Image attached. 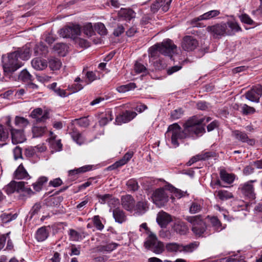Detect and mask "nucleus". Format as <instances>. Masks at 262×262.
<instances>
[{
  "mask_svg": "<svg viewBox=\"0 0 262 262\" xmlns=\"http://www.w3.org/2000/svg\"><path fill=\"white\" fill-rule=\"evenodd\" d=\"M210 120V117L199 118L194 116L184 124L183 130L178 123H173L168 126L165 137L171 141L175 147H178L179 145L178 140L193 137L194 135L198 136L205 133L204 125Z\"/></svg>",
  "mask_w": 262,
  "mask_h": 262,
  "instance_id": "1",
  "label": "nucleus"
},
{
  "mask_svg": "<svg viewBox=\"0 0 262 262\" xmlns=\"http://www.w3.org/2000/svg\"><path fill=\"white\" fill-rule=\"evenodd\" d=\"M177 48L172 41L169 39L164 40L161 44H156L151 47L149 50V57L156 58L160 53L164 55L171 56L174 50Z\"/></svg>",
  "mask_w": 262,
  "mask_h": 262,
  "instance_id": "2",
  "label": "nucleus"
},
{
  "mask_svg": "<svg viewBox=\"0 0 262 262\" xmlns=\"http://www.w3.org/2000/svg\"><path fill=\"white\" fill-rule=\"evenodd\" d=\"M18 54L17 52H13L7 55H3L2 64L4 72L12 73L23 65L22 62L18 59Z\"/></svg>",
  "mask_w": 262,
  "mask_h": 262,
  "instance_id": "3",
  "label": "nucleus"
},
{
  "mask_svg": "<svg viewBox=\"0 0 262 262\" xmlns=\"http://www.w3.org/2000/svg\"><path fill=\"white\" fill-rule=\"evenodd\" d=\"M184 219L192 226V231L198 236H201L206 230V225L201 215L186 216Z\"/></svg>",
  "mask_w": 262,
  "mask_h": 262,
  "instance_id": "4",
  "label": "nucleus"
},
{
  "mask_svg": "<svg viewBox=\"0 0 262 262\" xmlns=\"http://www.w3.org/2000/svg\"><path fill=\"white\" fill-rule=\"evenodd\" d=\"M146 248H150L156 254L162 253L164 250L163 243L158 241L156 235L154 233H150L144 243Z\"/></svg>",
  "mask_w": 262,
  "mask_h": 262,
  "instance_id": "5",
  "label": "nucleus"
},
{
  "mask_svg": "<svg viewBox=\"0 0 262 262\" xmlns=\"http://www.w3.org/2000/svg\"><path fill=\"white\" fill-rule=\"evenodd\" d=\"M169 195L163 188L156 189L151 196L152 201L158 207L164 206L168 201Z\"/></svg>",
  "mask_w": 262,
  "mask_h": 262,
  "instance_id": "6",
  "label": "nucleus"
},
{
  "mask_svg": "<svg viewBox=\"0 0 262 262\" xmlns=\"http://www.w3.org/2000/svg\"><path fill=\"white\" fill-rule=\"evenodd\" d=\"M206 30L214 37L232 35V32L227 30V25L226 23L217 24L213 26H208Z\"/></svg>",
  "mask_w": 262,
  "mask_h": 262,
  "instance_id": "7",
  "label": "nucleus"
},
{
  "mask_svg": "<svg viewBox=\"0 0 262 262\" xmlns=\"http://www.w3.org/2000/svg\"><path fill=\"white\" fill-rule=\"evenodd\" d=\"M80 27L79 25H72L65 27L59 31V35L63 38H72L80 35Z\"/></svg>",
  "mask_w": 262,
  "mask_h": 262,
  "instance_id": "8",
  "label": "nucleus"
},
{
  "mask_svg": "<svg viewBox=\"0 0 262 262\" xmlns=\"http://www.w3.org/2000/svg\"><path fill=\"white\" fill-rule=\"evenodd\" d=\"M136 13L131 9L121 8L118 12L117 16L112 17L113 20L114 21V24L117 22H120L123 20H130L135 17Z\"/></svg>",
  "mask_w": 262,
  "mask_h": 262,
  "instance_id": "9",
  "label": "nucleus"
},
{
  "mask_svg": "<svg viewBox=\"0 0 262 262\" xmlns=\"http://www.w3.org/2000/svg\"><path fill=\"white\" fill-rule=\"evenodd\" d=\"M245 97L250 101L258 103L262 96V86L257 85L253 86L245 94Z\"/></svg>",
  "mask_w": 262,
  "mask_h": 262,
  "instance_id": "10",
  "label": "nucleus"
},
{
  "mask_svg": "<svg viewBox=\"0 0 262 262\" xmlns=\"http://www.w3.org/2000/svg\"><path fill=\"white\" fill-rule=\"evenodd\" d=\"M198 46V41L192 36H186L184 37L181 43L182 49L187 52L193 51Z\"/></svg>",
  "mask_w": 262,
  "mask_h": 262,
  "instance_id": "11",
  "label": "nucleus"
},
{
  "mask_svg": "<svg viewBox=\"0 0 262 262\" xmlns=\"http://www.w3.org/2000/svg\"><path fill=\"white\" fill-rule=\"evenodd\" d=\"M255 181H250L240 185L239 189L242 193L250 199H254L255 196L254 189L252 183Z\"/></svg>",
  "mask_w": 262,
  "mask_h": 262,
  "instance_id": "12",
  "label": "nucleus"
},
{
  "mask_svg": "<svg viewBox=\"0 0 262 262\" xmlns=\"http://www.w3.org/2000/svg\"><path fill=\"white\" fill-rule=\"evenodd\" d=\"M10 132L11 135L12 142L13 144L21 143L26 140L23 129L11 128Z\"/></svg>",
  "mask_w": 262,
  "mask_h": 262,
  "instance_id": "13",
  "label": "nucleus"
},
{
  "mask_svg": "<svg viewBox=\"0 0 262 262\" xmlns=\"http://www.w3.org/2000/svg\"><path fill=\"white\" fill-rule=\"evenodd\" d=\"M134 152L132 151L127 152L124 156L119 161L116 162L113 164L109 166L107 169L108 170L116 169L126 164L133 157Z\"/></svg>",
  "mask_w": 262,
  "mask_h": 262,
  "instance_id": "14",
  "label": "nucleus"
},
{
  "mask_svg": "<svg viewBox=\"0 0 262 262\" xmlns=\"http://www.w3.org/2000/svg\"><path fill=\"white\" fill-rule=\"evenodd\" d=\"M121 205L124 209L128 211H132L135 207V201L129 194L123 195L121 199Z\"/></svg>",
  "mask_w": 262,
  "mask_h": 262,
  "instance_id": "15",
  "label": "nucleus"
},
{
  "mask_svg": "<svg viewBox=\"0 0 262 262\" xmlns=\"http://www.w3.org/2000/svg\"><path fill=\"white\" fill-rule=\"evenodd\" d=\"M156 220L161 227L166 228L167 225L172 221V219L170 214L161 211L158 213Z\"/></svg>",
  "mask_w": 262,
  "mask_h": 262,
  "instance_id": "16",
  "label": "nucleus"
},
{
  "mask_svg": "<svg viewBox=\"0 0 262 262\" xmlns=\"http://www.w3.org/2000/svg\"><path fill=\"white\" fill-rule=\"evenodd\" d=\"M137 115L135 112L126 111L122 114L116 117V121L118 124L127 123L135 118Z\"/></svg>",
  "mask_w": 262,
  "mask_h": 262,
  "instance_id": "17",
  "label": "nucleus"
},
{
  "mask_svg": "<svg viewBox=\"0 0 262 262\" xmlns=\"http://www.w3.org/2000/svg\"><path fill=\"white\" fill-rule=\"evenodd\" d=\"M23 187V182L11 181L7 185L5 186L3 190L8 194H10L14 192H20L21 188Z\"/></svg>",
  "mask_w": 262,
  "mask_h": 262,
  "instance_id": "18",
  "label": "nucleus"
},
{
  "mask_svg": "<svg viewBox=\"0 0 262 262\" xmlns=\"http://www.w3.org/2000/svg\"><path fill=\"white\" fill-rule=\"evenodd\" d=\"M30 116L35 119L37 122H44L49 117V113L47 111L43 113L41 108L33 110L30 114Z\"/></svg>",
  "mask_w": 262,
  "mask_h": 262,
  "instance_id": "19",
  "label": "nucleus"
},
{
  "mask_svg": "<svg viewBox=\"0 0 262 262\" xmlns=\"http://www.w3.org/2000/svg\"><path fill=\"white\" fill-rule=\"evenodd\" d=\"M172 228L176 233L180 235L186 234L189 230L186 224L181 220L175 221Z\"/></svg>",
  "mask_w": 262,
  "mask_h": 262,
  "instance_id": "20",
  "label": "nucleus"
},
{
  "mask_svg": "<svg viewBox=\"0 0 262 262\" xmlns=\"http://www.w3.org/2000/svg\"><path fill=\"white\" fill-rule=\"evenodd\" d=\"M233 136L238 140L243 142H247L249 144L252 145L255 143L253 139H249L247 134L238 130H234L232 133Z\"/></svg>",
  "mask_w": 262,
  "mask_h": 262,
  "instance_id": "21",
  "label": "nucleus"
},
{
  "mask_svg": "<svg viewBox=\"0 0 262 262\" xmlns=\"http://www.w3.org/2000/svg\"><path fill=\"white\" fill-rule=\"evenodd\" d=\"M113 215L115 221L119 224H122L126 220L125 213L119 207L113 210Z\"/></svg>",
  "mask_w": 262,
  "mask_h": 262,
  "instance_id": "22",
  "label": "nucleus"
},
{
  "mask_svg": "<svg viewBox=\"0 0 262 262\" xmlns=\"http://www.w3.org/2000/svg\"><path fill=\"white\" fill-rule=\"evenodd\" d=\"M221 14L220 10H213L207 12L199 17L194 18L195 21H200L203 20H208L214 18L219 16Z\"/></svg>",
  "mask_w": 262,
  "mask_h": 262,
  "instance_id": "23",
  "label": "nucleus"
},
{
  "mask_svg": "<svg viewBox=\"0 0 262 262\" xmlns=\"http://www.w3.org/2000/svg\"><path fill=\"white\" fill-rule=\"evenodd\" d=\"M203 207L202 201L194 200L192 202L189 207V212L191 214H196L201 212Z\"/></svg>",
  "mask_w": 262,
  "mask_h": 262,
  "instance_id": "24",
  "label": "nucleus"
},
{
  "mask_svg": "<svg viewBox=\"0 0 262 262\" xmlns=\"http://www.w3.org/2000/svg\"><path fill=\"white\" fill-rule=\"evenodd\" d=\"M49 236L48 227L43 226L39 228L35 234L36 239L38 242H43Z\"/></svg>",
  "mask_w": 262,
  "mask_h": 262,
  "instance_id": "25",
  "label": "nucleus"
},
{
  "mask_svg": "<svg viewBox=\"0 0 262 262\" xmlns=\"http://www.w3.org/2000/svg\"><path fill=\"white\" fill-rule=\"evenodd\" d=\"M31 64L33 68L37 70H43L47 68L48 64L45 59L35 58L32 60Z\"/></svg>",
  "mask_w": 262,
  "mask_h": 262,
  "instance_id": "26",
  "label": "nucleus"
},
{
  "mask_svg": "<svg viewBox=\"0 0 262 262\" xmlns=\"http://www.w3.org/2000/svg\"><path fill=\"white\" fill-rule=\"evenodd\" d=\"M14 52H17L18 57L23 60L29 59L30 57V45H26L22 49H19Z\"/></svg>",
  "mask_w": 262,
  "mask_h": 262,
  "instance_id": "27",
  "label": "nucleus"
},
{
  "mask_svg": "<svg viewBox=\"0 0 262 262\" xmlns=\"http://www.w3.org/2000/svg\"><path fill=\"white\" fill-rule=\"evenodd\" d=\"M29 177V174L22 164L19 165L15 171L14 177L16 179H27Z\"/></svg>",
  "mask_w": 262,
  "mask_h": 262,
  "instance_id": "28",
  "label": "nucleus"
},
{
  "mask_svg": "<svg viewBox=\"0 0 262 262\" xmlns=\"http://www.w3.org/2000/svg\"><path fill=\"white\" fill-rule=\"evenodd\" d=\"M57 83L53 82L52 84L48 85V88L52 90L55 94L61 97H66L68 96L67 94L66 91L61 89L60 88L57 87Z\"/></svg>",
  "mask_w": 262,
  "mask_h": 262,
  "instance_id": "29",
  "label": "nucleus"
},
{
  "mask_svg": "<svg viewBox=\"0 0 262 262\" xmlns=\"http://www.w3.org/2000/svg\"><path fill=\"white\" fill-rule=\"evenodd\" d=\"M219 199L222 201L227 200L233 198L232 193L227 190H220L216 191L214 193Z\"/></svg>",
  "mask_w": 262,
  "mask_h": 262,
  "instance_id": "30",
  "label": "nucleus"
},
{
  "mask_svg": "<svg viewBox=\"0 0 262 262\" xmlns=\"http://www.w3.org/2000/svg\"><path fill=\"white\" fill-rule=\"evenodd\" d=\"M53 49L56 51L60 56H64L66 55L68 47L65 43H56Z\"/></svg>",
  "mask_w": 262,
  "mask_h": 262,
  "instance_id": "31",
  "label": "nucleus"
},
{
  "mask_svg": "<svg viewBox=\"0 0 262 262\" xmlns=\"http://www.w3.org/2000/svg\"><path fill=\"white\" fill-rule=\"evenodd\" d=\"M165 248L169 252H181L182 245L177 243H169L166 245Z\"/></svg>",
  "mask_w": 262,
  "mask_h": 262,
  "instance_id": "32",
  "label": "nucleus"
},
{
  "mask_svg": "<svg viewBox=\"0 0 262 262\" xmlns=\"http://www.w3.org/2000/svg\"><path fill=\"white\" fill-rule=\"evenodd\" d=\"M14 124L15 126L19 127L20 129H23L29 124V122L27 119L17 116L14 119Z\"/></svg>",
  "mask_w": 262,
  "mask_h": 262,
  "instance_id": "33",
  "label": "nucleus"
},
{
  "mask_svg": "<svg viewBox=\"0 0 262 262\" xmlns=\"http://www.w3.org/2000/svg\"><path fill=\"white\" fill-rule=\"evenodd\" d=\"M93 166L91 165H86L77 169L71 170L69 171V175L74 176L81 173H84L92 169Z\"/></svg>",
  "mask_w": 262,
  "mask_h": 262,
  "instance_id": "34",
  "label": "nucleus"
},
{
  "mask_svg": "<svg viewBox=\"0 0 262 262\" xmlns=\"http://www.w3.org/2000/svg\"><path fill=\"white\" fill-rule=\"evenodd\" d=\"M207 218L209 219L212 227L215 231H220L224 229V227L222 226V223L217 217L208 215Z\"/></svg>",
  "mask_w": 262,
  "mask_h": 262,
  "instance_id": "35",
  "label": "nucleus"
},
{
  "mask_svg": "<svg viewBox=\"0 0 262 262\" xmlns=\"http://www.w3.org/2000/svg\"><path fill=\"white\" fill-rule=\"evenodd\" d=\"M135 208L139 213L143 214L148 209V202L146 201H139L135 206Z\"/></svg>",
  "mask_w": 262,
  "mask_h": 262,
  "instance_id": "36",
  "label": "nucleus"
},
{
  "mask_svg": "<svg viewBox=\"0 0 262 262\" xmlns=\"http://www.w3.org/2000/svg\"><path fill=\"white\" fill-rule=\"evenodd\" d=\"M34 50L36 55H42L47 53L48 48L43 43L40 42L35 46Z\"/></svg>",
  "mask_w": 262,
  "mask_h": 262,
  "instance_id": "37",
  "label": "nucleus"
},
{
  "mask_svg": "<svg viewBox=\"0 0 262 262\" xmlns=\"http://www.w3.org/2000/svg\"><path fill=\"white\" fill-rule=\"evenodd\" d=\"M118 246V244L116 243H111L105 245L100 246L98 249L100 252H111Z\"/></svg>",
  "mask_w": 262,
  "mask_h": 262,
  "instance_id": "38",
  "label": "nucleus"
},
{
  "mask_svg": "<svg viewBox=\"0 0 262 262\" xmlns=\"http://www.w3.org/2000/svg\"><path fill=\"white\" fill-rule=\"evenodd\" d=\"M48 180V179L46 177L42 176L40 177L36 182L33 184L32 185L34 189L37 192L40 191L42 188L43 185L46 183Z\"/></svg>",
  "mask_w": 262,
  "mask_h": 262,
  "instance_id": "39",
  "label": "nucleus"
},
{
  "mask_svg": "<svg viewBox=\"0 0 262 262\" xmlns=\"http://www.w3.org/2000/svg\"><path fill=\"white\" fill-rule=\"evenodd\" d=\"M136 88L135 83L130 82L128 84L122 85L117 88V91L119 93H125L129 91L135 89Z\"/></svg>",
  "mask_w": 262,
  "mask_h": 262,
  "instance_id": "40",
  "label": "nucleus"
},
{
  "mask_svg": "<svg viewBox=\"0 0 262 262\" xmlns=\"http://www.w3.org/2000/svg\"><path fill=\"white\" fill-rule=\"evenodd\" d=\"M227 25V30L232 32V35L236 32L241 30V28L239 27L238 23L235 21H229L226 23Z\"/></svg>",
  "mask_w": 262,
  "mask_h": 262,
  "instance_id": "41",
  "label": "nucleus"
},
{
  "mask_svg": "<svg viewBox=\"0 0 262 262\" xmlns=\"http://www.w3.org/2000/svg\"><path fill=\"white\" fill-rule=\"evenodd\" d=\"M72 139L77 144L81 145L83 143V139L81 134L75 128H73L70 133Z\"/></svg>",
  "mask_w": 262,
  "mask_h": 262,
  "instance_id": "42",
  "label": "nucleus"
},
{
  "mask_svg": "<svg viewBox=\"0 0 262 262\" xmlns=\"http://www.w3.org/2000/svg\"><path fill=\"white\" fill-rule=\"evenodd\" d=\"M61 66L59 59L56 58H52L49 60V66L52 70H58Z\"/></svg>",
  "mask_w": 262,
  "mask_h": 262,
  "instance_id": "43",
  "label": "nucleus"
},
{
  "mask_svg": "<svg viewBox=\"0 0 262 262\" xmlns=\"http://www.w3.org/2000/svg\"><path fill=\"white\" fill-rule=\"evenodd\" d=\"M220 176L221 179L223 181L228 184L232 183L234 181L235 179L234 175L233 174L228 173L226 172L223 171L221 172Z\"/></svg>",
  "mask_w": 262,
  "mask_h": 262,
  "instance_id": "44",
  "label": "nucleus"
},
{
  "mask_svg": "<svg viewBox=\"0 0 262 262\" xmlns=\"http://www.w3.org/2000/svg\"><path fill=\"white\" fill-rule=\"evenodd\" d=\"M126 185L128 190L132 191L137 190L139 187L137 180L134 179H131L128 180L126 182Z\"/></svg>",
  "mask_w": 262,
  "mask_h": 262,
  "instance_id": "45",
  "label": "nucleus"
},
{
  "mask_svg": "<svg viewBox=\"0 0 262 262\" xmlns=\"http://www.w3.org/2000/svg\"><path fill=\"white\" fill-rule=\"evenodd\" d=\"M70 239L72 241H79L82 239L80 234L74 229H71L69 231Z\"/></svg>",
  "mask_w": 262,
  "mask_h": 262,
  "instance_id": "46",
  "label": "nucleus"
},
{
  "mask_svg": "<svg viewBox=\"0 0 262 262\" xmlns=\"http://www.w3.org/2000/svg\"><path fill=\"white\" fill-rule=\"evenodd\" d=\"M198 245L199 244L196 242L191 243L185 246L182 245L181 252H191L198 247Z\"/></svg>",
  "mask_w": 262,
  "mask_h": 262,
  "instance_id": "47",
  "label": "nucleus"
},
{
  "mask_svg": "<svg viewBox=\"0 0 262 262\" xmlns=\"http://www.w3.org/2000/svg\"><path fill=\"white\" fill-rule=\"evenodd\" d=\"M241 112L243 115H248L253 114L255 112L254 107L250 106L246 104L241 105Z\"/></svg>",
  "mask_w": 262,
  "mask_h": 262,
  "instance_id": "48",
  "label": "nucleus"
},
{
  "mask_svg": "<svg viewBox=\"0 0 262 262\" xmlns=\"http://www.w3.org/2000/svg\"><path fill=\"white\" fill-rule=\"evenodd\" d=\"M171 1L172 0H156L159 4V6H160L164 12H167L169 10Z\"/></svg>",
  "mask_w": 262,
  "mask_h": 262,
  "instance_id": "49",
  "label": "nucleus"
},
{
  "mask_svg": "<svg viewBox=\"0 0 262 262\" xmlns=\"http://www.w3.org/2000/svg\"><path fill=\"white\" fill-rule=\"evenodd\" d=\"M169 190L174 194L176 197L179 199H180L182 197L185 196L186 195H188V194L186 191H182L181 190L178 189L173 186H171Z\"/></svg>",
  "mask_w": 262,
  "mask_h": 262,
  "instance_id": "50",
  "label": "nucleus"
},
{
  "mask_svg": "<svg viewBox=\"0 0 262 262\" xmlns=\"http://www.w3.org/2000/svg\"><path fill=\"white\" fill-rule=\"evenodd\" d=\"M83 31L84 34L88 37H91L93 36L95 33L91 23H88L85 24L83 26Z\"/></svg>",
  "mask_w": 262,
  "mask_h": 262,
  "instance_id": "51",
  "label": "nucleus"
},
{
  "mask_svg": "<svg viewBox=\"0 0 262 262\" xmlns=\"http://www.w3.org/2000/svg\"><path fill=\"white\" fill-rule=\"evenodd\" d=\"M95 30L101 35H105L107 34V29L103 23H99L94 26Z\"/></svg>",
  "mask_w": 262,
  "mask_h": 262,
  "instance_id": "52",
  "label": "nucleus"
},
{
  "mask_svg": "<svg viewBox=\"0 0 262 262\" xmlns=\"http://www.w3.org/2000/svg\"><path fill=\"white\" fill-rule=\"evenodd\" d=\"M92 220L94 225L98 230L101 231L103 229L104 226L102 223L99 215H95L93 217Z\"/></svg>",
  "mask_w": 262,
  "mask_h": 262,
  "instance_id": "53",
  "label": "nucleus"
},
{
  "mask_svg": "<svg viewBox=\"0 0 262 262\" xmlns=\"http://www.w3.org/2000/svg\"><path fill=\"white\" fill-rule=\"evenodd\" d=\"M46 130L45 127L35 126L33 128V136L35 137H38L42 136Z\"/></svg>",
  "mask_w": 262,
  "mask_h": 262,
  "instance_id": "54",
  "label": "nucleus"
},
{
  "mask_svg": "<svg viewBox=\"0 0 262 262\" xmlns=\"http://www.w3.org/2000/svg\"><path fill=\"white\" fill-rule=\"evenodd\" d=\"M9 139V133L4 126L0 124V141L6 142Z\"/></svg>",
  "mask_w": 262,
  "mask_h": 262,
  "instance_id": "55",
  "label": "nucleus"
},
{
  "mask_svg": "<svg viewBox=\"0 0 262 262\" xmlns=\"http://www.w3.org/2000/svg\"><path fill=\"white\" fill-rule=\"evenodd\" d=\"M18 78L23 81L32 80V75L26 70H23L19 74Z\"/></svg>",
  "mask_w": 262,
  "mask_h": 262,
  "instance_id": "56",
  "label": "nucleus"
},
{
  "mask_svg": "<svg viewBox=\"0 0 262 262\" xmlns=\"http://www.w3.org/2000/svg\"><path fill=\"white\" fill-rule=\"evenodd\" d=\"M184 112L181 108L176 109L171 113L170 118L172 120H177L180 118L183 115Z\"/></svg>",
  "mask_w": 262,
  "mask_h": 262,
  "instance_id": "57",
  "label": "nucleus"
},
{
  "mask_svg": "<svg viewBox=\"0 0 262 262\" xmlns=\"http://www.w3.org/2000/svg\"><path fill=\"white\" fill-rule=\"evenodd\" d=\"M96 196L97 198L99 200V202L101 204H105L106 202H108L113 199L112 195L110 194H105L104 195L98 194Z\"/></svg>",
  "mask_w": 262,
  "mask_h": 262,
  "instance_id": "58",
  "label": "nucleus"
},
{
  "mask_svg": "<svg viewBox=\"0 0 262 262\" xmlns=\"http://www.w3.org/2000/svg\"><path fill=\"white\" fill-rule=\"evenodd\" d=\"M75 121L81 127H86L90 125V121L87 117H81L79 119H76Z\"/></svg>",
  "mask_w": 262,
  "mask_h": 262,
  "instance_id": "59",
  "label": "nucleus"
},
{
  "mask_svg": "<svg viewBox=\"0 0 262 262\" xmlns=\"http://www.w3.org/2000/svg\"><path fill=\"white\" fill-rule=\"evenodd\" d=\"M17 216L16 214L11 215V214L4 213L0 216V219L4 223H8L10 222L13 219H15Z\"/></svg>",
  "mask_w": 262,
  "mask_h": 262,
  "instance_id": "60",
  "label": "nucleus"
},
{
  "mask_svg": "<svg viewBox=\"0 0 262 262\" xmlns=\"http://www.w3.org/2000/svg\"><path fill=\"white\" fill-rule=\"evenodd\" d=\"M86 84H89L94 81L96 79V76L94 72L92 71L87 72L85 74Z\"/></svg>",
  "mask_w": 262,
  "mask_h": 262,
  "instance_id": "61",
  "label": "nucleus"
},
{
  "mask_svg": "<svg viewBox=\"0 0 262 262\" xmlns=\"http://www.w3.org/2000/svg\"><path fill=\"white\" fill-rule=\"evenodd\" d=\"M200 154L202 161L208 160L209 158L214 157L216 156L215 152L213 151L202 152Z\"/></svg>",
  "mask_w": 262,
  "mask_h": 262,
  "instance_id": "62",
  "label": "nucleus"
},
{
  "mask_svg": "<svg viewBox=\"0 0 262 262\" xmlns=\"http://www.w3.org/2000/svg\"><path fill=\"white\" fill-rule=\"evenodd\" d=\"M239 17L241 21L245 24L248 25H253L254 24L253 20L246 14H242Z\"/></svg>",
  "mask_w": 262,
  "mask_h": 262,
  "instance_id": "63",
  "label": "nucleus"
},
{
  "mask_svg": "<svg viewBox=\"0 0 262 262\" xmlns=\"http://www.w3.org/2000/svg\"><path fill=\"white\" fill-rule=\"evenodd\" d=\"M124 31L123 24H117V27L114 29L113 34L115 36H119Z\"/></svg>",
  "mask_w": 262,
  "mask_h": 262,
  "instance_id": "64",
  "label": "nucleus"
}]
</instances>
